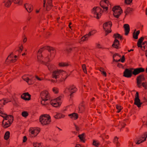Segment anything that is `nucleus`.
Segmentation results:
<instances>
[{"label":"nucleus","mask_w":147,"mask_h":147,"mask_svg":"<svg viewBox=\"0 0 147 147\" xmlns=\"http://www.w3.org/2000/svg\"><path fill=\"white\" fill-rule=\"evenodd\" d=\"M39 121L42 125H47L51 122V117L47 114L42 115L40 117Z\"/></svg>","instance_id":"nucleus-1"},{"label":"nucleus","mask_w":147,"mask_h":147,"mask_svg":"<svg viewBox=\"0 0 147 147\" xmlns=\"http://www.w3.org/2000/svg\"><path fill=\"white\" fill-rule=\"evenodd\" d=\"M113 15L115 17L118 18L123 12L121 7L119 6H114L112 8Z\"/></svg>","instance_id":"nucleus-2"},{"label":"nucleus","mask_w":147,"mask_h":147,"mask_svg":"<svg viewBox=\"0 0 147 147\" xmlns=\"http://www.w3.org/2000/svg\"><path fill=\"white\" fill-rule=\"evenodd\" d=\"M103 11L102 9L98 7H94L92 10V12L94 14L96 15V18L99 19L101 16Z\"/></svg>","instance_id":"nucleus-3"},{"label":"nucleus","mask_w":147,"mask_h":147,"mask_svg":"<svg viewBox=\"0 0 147 147\" xmlns=\"http://www.w3.org/2000/svg\"><path fill=\"white\" fill-rule=\"evenodd\" d=\"M67 90L70 93V98H71L73 97V94L77 91V88L74 85H71L66 88L65 90L64 91V92L66 93Z\"/></svg>","instance_id":"nucleus-4"},{"label":"nucleus","mask_w":147,"mask_h":147,"mask_svg":"<svg viewBox=\"0 0 147 147\" xmlns=\"http://www.w3.org/2000/svg\"><path fill=\"white\" fill-rule=\"evenodd\" d=\"M145 78L143 74H141L138 76L136 78L137 86L139 88H141L142 82L145 80Z\"/></svg>","instance_id":"nucleus-5"},{"label":"nucleus","mask_w":147,"mask_h":147,"mask_svg":"<svg viewBox=\"0 0 147 147\" xmlns=\"http://www.w3.org/2000/svg\"><path fill=\"white\" fill-rule=\"evenodd\" d=\"M142 104V103L140 102V100L139 98V93L137 92L135 96L134 104L139 108L141 107Z\"/></svg>","instance_id":"nucleus-6"},{"label":"nucleus","mask_w":147,"mask_h":147,"mask_svg":"<svg viewBox=\"0 0 147 147\" xmlns=\"http://www.w3.org/2000/svg\"><path fill=\"white\" fill-rule=\"evenodd\" d=\"M131 69L133 70V71H132V74L134 76H136L141 73L145 71L144 69L142 67H140L136 69L131 68Z\"/></svg>","instance_id":"nucleus-7"},{"label":"nucleus","mask_w":147,"mask_h":147,"mask_svg":"<svg viewBox=\"0 0 147 147\" xmlns=\"http://www.w3.org/2000/svg\"><path fill=\"white\" fill-rule=\"evenodd\" d=\"M132 70H133L131 69V68L130 69H125L123 72V76L127 78H131L133 74Z\"/></svg>","instance_id":"nucleus-8"},{"label":"nucleus","mask_w":147,"mask_h":147,"mask_svg":"<svg viewBox=\"0 0 147 147\" xmlns=\"http://www.w3.org/2000/svg\"><path fill=\"white\" fill-rule=\"evenodd\" d=\"M62 71L64 73L66 74L65 72L63 70H58L53 71L52 74V78H55L56 79L58 78L59 76L61 74Z\"/></svg>","instance_id":"nucleus-9"},{"label":"nucleus","mask_w":147,"mask_h":147,"mask_svg":"<svg viewBox=\"0 0 147 147\" xmlns=\"http://www.w3.org/2000/svg\"><path fill=\"white\" fill-rule=\"evenodd\" d=\"M40 96L42 100H48L49 99V94L48 92L46 90L41 92Z\"/></svg>","instance_id":"nucleus-10"},{"label":"nucleus","mask_w":147,"mask_h":147,"mask_svg":"<svg viewBox=\"0 0 147 147\" xmlns=\"http://www.w3.org/2000/svg\"><path fill=\"white\" fill-rule=\"evenodd\" d=\"M112 23L111 21H108L104 23L103 25V28L104 30L111 29Z\"/></svg>","instance_id":"nucleus-11"},{"label":"nucleus","mask_w":147,"mask_h":147,"mask_svg":"<svg viewBox=\"0 0 147 147\" xmlns=\"http://www.w3.org/2000/svg\"><path fill=\"white\" fill-rule=\"evenodd\" d=\"M31 96L28 92H26L23 94L21 96V97L25 100H29L31 99Z\"/></svg>","instance_id":"nucleus-12"},{"label":"nucleus","mask_w":147,"mask_h":147,"mask_svg":"<svg viewBox=\"0 0 147 147\" xmlns=\"http://www.w3.org/2000/svg\"><path fill=\"white\" fill-rule=\"evenodd\" d=\"M112 46L116 49H119L120 48L119 47V41L117 39H115L112 45Z\"/></svg>","instance_id":"nucleus-13"},{"label":"nucleus","mask_w":147,"mask_h":147,"mask_svg":"<svg viewBox=\"0 0 147 147\" xmlns=\"http://www.w3.org/2000/svg\"><path fill=\"white\" fill-rule=\"evenodd\" d=\"M52 0H48L46 4V10L49 11L52 8L53 6L52 4Z\"/></svg>","instance_id":"nucleus-14"},{"label":"nucleus","mask_w":147,"mask_h":147,"mask_svg":"<svg viewBox=\"0 0 147 147\" xmlns=\"http://www.w3.org/2000/svg\"><path fill=\"white\" fill-rule=\"evenodd\" d=\"M123 27L124 28L125 32V35H127L130 31V27L129 25L128 24H125L124 25Z\"/></svg>","instance_id":"nucleus-15"},{"label":"nucleus","mask_w":147,"mask_h":147,"mask_svg":"<svg viewBox=\"0 0 147 147\" xmlns=\"http://www.w3.org/2000/svg\"><path fill=\"white\" fill-rule=\"evenodd\" d=\"M26 9L28 12H31L33 10V6L31 4L26 3L25 4Z\"/></svg>","instance_id":"nucleus-16"},{"label":"nucleus","mask_w":147,"mask_h":147,"mask_svg":"<svg viewBox=\"0 0 147 147\" xmlns=\"http://www.w3.org/2000/svg\"><path fill=\"white\" fill-rule=\"evenodd\" d=\"M37 59L38 61L42 64L47 65V63L45 62L42 60L43 58L42 57V54H40V55L38 54Z\"/></svg>","instance_id":"nucleus-17"},{"label":"nucleus","mask_w":147,"mask_h":147,"mask_svg":"<svg viewBox=\"0 0 147 147\" xmlns=\"http://www.w3.org/2000/svg\"><path fill=\"white\" fill-rule=\"evenodd\" d=\"M68 116L70 118L74 120L77 119L78 117V114L76 113H73L69 114Z\"/></svg>","instance_id":"nucleus-18"},{"label":"nucleus","mask_w":147,"mask_h":147,"mask_svg":"<svg viewBox=\"0 0 147 147\" xmlns=\"http://www.w3.org/2000/svg\"><path fill=\"white\" fill-rule=\"evenodd\" d=\"M144 38V37H142L138 39L137 43V46L138 47H142V43L143 41Z\"/></svg>","instance_id":"nucleus-19"},{"label":"nucleus","mask_w":147,"mask_h":147,"mask_svg":"<svg viewBox=\"0 0 147 147\" xmlns=\"http://www.w3.org/2000/svg\"><path fill=\"white\" fill-rule=\"evenodd\" d=\"M136 31V30L135 29L134 30V31L133 33V37L135 39H137L138 38V35L140 33V30H138L136 32V33H135V32Z\"/></svg>","instance_id":"nucleus-20"},{"label":"nucleus","mask_w":147,"mask_h":147,"mask_svg":"<svg viewBox=\"0 0 147 147\" xmlns=\"http://www.w3.org/2000/svg\"><path fill=\"white\" fill-rule=\"evenodd\" d=\"M51 54H50L49 55H48L44 60L45 61H47V62L51 61L53 58L54 56H53L52 57H51Z\"/></svg>","instance_id":"nucleus-21"},{"label":"nucleus","mask_w":147,"mask_h":147,"mask_svg":"<svg viewBox=\"0 0 147 147\" xmlns=\"http://www.w3.org/2000/svg\"><path fill=\"white\" fill-rule=\"evenodd\" d=\"M65 115L60 113H57V114L54 116V118L56 119H61L62 118H64Z\"/></svg>","instance_id":"nucleus-22"},{"label":"nucleus","mask_w":147,"mask_h":147,"mask_svg":"<svg viewBox=\"0 0 147 147\" xmlns=\"http://www.w3.org/2000/svg\"><path fill=\"white\" fill-rule=\"evenodd\" d=\"M145 136H145L144 139V140H142V141H140V140H139L136 143V144H140L141 143H142L144 142V141H145L146 140V138L147 137V132H145Z\"/></svg>","instance_id":"nucleus-23"},{"label":"nucleus","mask_w":147,"mask_h":147,"mask_svg":"<svg viewBox=\"0 0 147 147\" xmlns=\"http://www.w3.org/2000/svg\"><path fill=\"white\" fill-rule=\"evenodd\" d=\"M10 134V132L9 131H6L4 136V139L6 140H7L9 138Z\"/></svg>","instance_id":"nucleus-24"},{"label":"nucleus","mask_w":147,"mask_h":147,"mask_svg":"<svg viewBox=\"0 0 147 147\" xmlns=\"http://www.w3.org/2000/svg\"><path fill=\"white\" fill-rule=\"evenodd\" d=\"M84 109L85 107L83 104H82L80 105L79 107V109L80 113H82L84 112Z\"/></svg>","instance_id":"nucleus-25"},{"label":"nucleus","mask_w":147,"mask_h":147,"mask_svg":"<svg viewBox=\"0 0 147 147\" xmlns=\"http://www.w3.org/2000/svg\"><path fill=\"white\" fill-rule=\"evenodd\" d=\"M5 102V100L4 99H2L0 100V108L1 109V107H3L6 103L7 102Z\"/></svg>","instance_id":"nucleus-26"},{"label":"nucleus","mask_w":147,"mask_h":147,"mask_svg":"<svg viewBox=\"0 0 147 147\" xmlns=\"http://www.w3.org/2000/svg\"><path fill=\"white\" fill-rule=\"evenodd\" d=\"M13 0H8L5 3V6L6 7H9L11 4Z\"/></svg>","instance_id":"nucleus-27"},{"label":"nucleus","mask_w":147,"mask_h":147,"mask_svg":"<svg viewBox=\"0 0 147 147\" xmlns=\"http://www.w3.org/2000/svg\"><path fill=\"white\" fill-rule=\"evenodd\" d=\"M103 2H100V6L103 9H105L106 11H107L108 9V7L106 6V5L103 4Z\"/></svg>","instance_id":"nucleus-28"},{"label":"nucleus","mask_w":147,"mask_h":147,"mask_svg":"<svg viewBox=\"0 0 147 147\" xmlns=\"http://www.w3.org/2000/svg\"><path fill=\"white\" fill-rule=\"evenodd\" d=\"M23 49V47L22 45L20 46L18 49H17L15 50V53L17 54L18 53V54L20 53L22 51Z\"/></svg>","instance_id":"nucleus-29"},{"label":"nucleus","mask_w":147,"mask_h":147,"mask_svg":"<svg viewBox=\"0 0 147 147\" xmlns=\"http://www.w3.org/2000/svg\"><path fill=\"white\" fill-rule=\"evenodd\" d=\"M59 66L60 67H66L68 66L69 65V64L68 63L66 62H61L59 63Z\"/></svg>","instance_id":"nucleus-30"},{"label":"nucleus","mask_w":147,"mask_h":147,"mask_svg":"<svg viewBox=\"0 0 147 147\" xmlns=\"http://www.w3.org/2000/svg\"><path fill=\"white\" fill-rule=\"evenodd\" d=\"M85 134L83 133L79 135L78 136L80 140L82 141H83V142L84 143L85 142V140H84V136Z\"/></svg>","instance_id":"nucleus-31"},{"label":"nucleus","mask_w":147,"mask_h":147,"mask_svg":"<svg viewBox=\"0 0 147 147\" xmlns=\"http://www.w3.org/2000/svg\"><path fill=\"white\" fill-rule=\"evenodd\" d=\"M90 36L89 35V34L85 35L83 37H82L81 39V41H84L88 39V38Z\"/></svg>","instance_id":"nucleus-32"},{"label":"nucleus","mask_w":147,"mask_h":147,"mask_svg":"<svg viewBox=\"0 0 147 147\" xmlns=\"http://www.w3.org/2000/svg\"><path fill=\"white\" fill-rule=\"evenodd\" d=\"M8 122L12 123L13 121V117L12 115H8Z\"/></svg>","instance_id":"nucleus-33"},{"label":"nucleus","mask_w":147,"mask_h":147,"mask_svg":"<svg viewBox=\"0 0 147 147\" xmlns=\"http://www.w3.org/2000/svg\"><path fill=\"white\" fill-rule=\"evenodd\" d=\"M30 132L32 134L34 135V136H36L35 132L36 131V129H34L33 128H30L29 129Z\"/></svg>","instance_id":"nucleus-34"},{"label":"nucleus","mask_w":147,"mask_h":147,"mask_svg":"<svg viewBox=\"0 0 147 147\" xmlns=\"http://www.w3.org/2000/svg\"><path fill=\"white\" fill-rule=\"evenodd\" d=\"M99 70L101 71V74H102L105 77L106 76V73L105 71H104V69L103 68L101 67L100 68Z\"/></svg>","instance_id":"nucleus-35"},{"label":"nucleus","mask_w":147,"mask_h":147,"mask_svg":"<svg viewBox=\"0 0 147 147\" xmlns=\"http://www.w3.org/2000/svg\"><path fill=\"white\" fill-rule=\"evenodd\" d=\"M12 123H9L8 121L5 122V124L3 125V127L4 128H7L10 126Z\"/></svg>","instance_id":"nucleus-36"},{"label":"nucleus","mask_w":147,"mask_h":147,"mask_svg":"<svg viewBox=\"0 0 147 147\" xmlns=\"http://www.w3.org/2000/svg\"><path fill=\"white\" fill-rule=\"evenodd\" d=\"M33 145L34 147H42L41 143L34 142L33 143Z\"/></svg>","instance_id":"nucleus-37"},{"label":"nucleus","mask_w":147,"mask_h":147,"mask_svg":"<svg viewBox=\"0 0 147 147\" xmlns=\"http://www.w3.org/2000/svg\"><path fill=\"white\" fill-rule=\"evenodd\" d=\"M51 104L53 106L57 107L59 106V103L58 102H51Z\"/></svg>","instance_id":"nucleus-38"},{"label":"nucleus","mask_w":147,"mask_h":147,"mask_svg":"<svg viewBox=\"0 0 147 147\" xmlns=\"http://www.w3.org/2000/svg\"><path fill=\"white\" fill-rule=\"evenodd\" d=\"M13 52H12L10 54L8 57L7 58L6 61H8V60H9V59H11L13 58Z\"/></svg>","instance_id":"nucleus-39"},{"label":"nucleus","mask_w":147,"mask_h":147,"mask_svg":"<svg viewBox=\"0 0 147 147\" xmlns=\"http://www.w3.org/2000/svg\"><path fill=\"white\" fill-rule=\"evenodd\" d=\"M132 9L130 7H128L127 8L126 10L125 11V15H127L132 10Z\"/></svg>","instance_id":"nucleus-40"},{"label":"nucleus","mask_w":147,"mask_h":147,"mask_svg":"<svg viewBox=\"0 0 147 147\" xmlns=\"http://www.w3.org/2000/svg\"><path fill=\"white\" fill-rule=\"evenodd\" d=\"M22 115L24 117H26L28 115V113L27 111H23L22 112Z\"/></svg>","instance_id":"nucleus-41"},{"label":"nucleus","mask_w":147,"mask_h":147,"mask_svg":"<svg viewBox=\"0 0 147 147\" xmlns=\"http://www.w3.org/2000/svg\"><path fill=\"white\" fill-rule=\"evenodd\" d=\"M14 2L16 4H21L22 3V0H13Z\"/></svg>","instance_id":"nucleus-42"},{"label":"nucleus","mask_w":147,"mask_h":147,"mask_svg":"<svg viewBox=\"0 0 147 147\" xmlns=\"http://www.w3.org/2000/svg\"><path fill=\"white\" fill-rule=\"evenodd\" d=\"M47 65H46L47 66L48 69L50 71L52 70L53 68V67H54V66L52 65H47Z\"/></svg>","instance_id":"nucleus-43"},{"label":"nucleus","mask_w":147,"mask_h":147,"mask_svg":"<svg viewBox=\"0 0 147 147\" xmlns=\"http://www.w3.org/2000/svg\"><path fill=\"white\" fill-rule=\"evenodd\" d=\"M47 100H42L41 101V104L44 105H47L48 104V102H46Z\"/></svg>","instance_id":"nucleus-44"},{"label":"nucleus","mask_w":147,"mask_h":147,"mask_svg":"<svg viewBox=\"0 0 147 147\" xmlns=\"http://www.w3.org/2000/svg\"><path fill=\"white\" fill-rule=\"evenodd\" d=\"M82 68L84 73H87V71L86 69V67L85 64H84L82 65Z\"/></svg>","instance_id":"nucleus-45"},{"label":"nucleus","mask_w":147,"mask_h":147,"mask_svg":"<svg viewBox=\"0 0 147 147\" xmlns=\"http://www.w3.org/2000/svg\"><path fill=\"white\" fill-rule=\"evenodd\" d=\"M116 108L118 110V111L117 112L118 113L120 112L121 109V106L118 105H116Z\"/></svg>","instance_id":"nucleus-46"},{"label":"nucleus","mask_w":147,"mask_h":147,"mask_svg":"<svg viewBox=\"0 0 147 147\" xmlns=\"http://www.w3.org/2000/svg\"><path fill=\"white\" fill-rule=\"evenodd\" d=\"M92 144L93 145L95 146L98 147V146L99 144L98 143H97L95 140H94L92 143Z\"/></svg>","instance_id":"nucleus-47"},{"label":"nucleus","mask_w":147,"mask_h":147,"mask_svg":"<svg viewBox=\"0 0 147 147\" xmlns=\"http://www.w3.org/2000/svg\"><path fill=\"white\" fill-rule=\"evenodd\" d=\"M141 86H142L145 89H147V83L146 82H144L142 83Z\"/></svg>","instance_id":"nucleus-48"},{"label":"nucleus","mask_w":147,"mask_h":147,"mask_svg":"<svg viewBox=\"0 0 147 147\" xmlns=\"http://www.w3.org/2000/svg\"><path fill=\"white\" fill-rule=\"evenodd\" d=\"M120 35L118 33L114 34L113 35V37L115 38V39H116V38H119V37Z\"/></svg>","instance_id":"nucleus-49"},{"label":"nucleus","mask_w":147,"mask_h":147,"mask_svg":"<svg viewBox=\"0 0 147 147\" xmlns=\"http://www.w3.org/2000/svg\"><path fill=\"white\" fill-rule=\"evenodd\" d=\"M104 30L105 31V36H107L109 33H111L112 31L111 29Z\"/></svg>","instance_id":"nucleus-50"},{"label":"nucleus","mask_w":147,"mask_h":147,"mask_svg":"<svg viewBox=\"0 0 147 147\" xmlns=\"http://www.w3.org/2000/svg\"><path fill=\"white\" fill-rule=\"evenodd\" d=\"M53 91L55 94H57L58 92V89L56 88H53Z\"/></svg>","instance_id":"nucleus-51"},{"label":"nucleus","mask_w":147,"mask_h":147,"mask_svg":"<svg viewBox=\"0 0 147 147\" xmlns=\"http://www.w3.org/2000/svg\"><path fill=\"white\" fill-rule=\"evenodd\" d=\"M132 1V0H125V2L126 4H129Z\"/></svg>","instance_id":"nucleus-52"},{"label":"nucleus","mask_w":147,"mask_h":147,"mask_svg":"<svg viewBox=\"0 0 147 147\" xmlns=\"http://www.w3.org/2000/svg\"><path fill=\"white\" fill-rule=\"evenodd\" d=\"M102 1H101L100 2H103V4H104L105 5H107V6H108V4L109 3V1L108 0H102Z\"/></svg>","instance_id":"nucleus-53"},{"label":"nucleus","mask_w":147,"mask_h":147,"mask_svg":"<svg viewBox=\"0 0 147 147\" xmlns=\"http://www.w3.org/2000/svg\"><path fill=\"white\" fill-rule=\"evenodd\" d=\"M95 32H96V31H95V30H93V31H91L90 32L88 33V34H89V35L90 36L91 35H93L95 33Z\"/></svg>","instance_id":"nucleus-54"},{"label":"nucleus","mask_w":147,"mask_h":147,"mask_svg":"<svg viewBox=\"0 0 147 147\" xmlns=\"http://www.w3.org/2000/svg\"><path fill=\"white\" fill-rule=\"evenodd\" d=\"M10 62H12V63H14L16 62V61H17V59H13V58H11V59H10L9 60Z\"/></svg>","instance_id":"nucleus-55"},{"label":"nucleus","mask_w":147,"mask_h":147,"mask_svg":"<svg viewBox=\"0 0 147 147\" xmlns=\"http://www.w3.org/2000/svg\"><path fill=\"white\" fill-rule=\"evenodd\" d=\"M72 50V49L71 48L66 49L64 51H66L67 53H68Z\"/></svg>","instance_id":"nucleus-56"},{"label":"nucleus","mask_w":147,"mask_h":147,"mask_svg":"<svg viewBox=\"0 0 147 147\" xmlns=\"http://www.w3.org/2000/svg\"><path fill=\"white\" fill-rule=\"evenodd\" d=\"M145 133H144V135H143L141 137H140L139 138V139L140 140V141H142V140H143V139H144V140L145 137Z\"/></svg>","instance_id":"nucleus-57"},{"label":"nucleus","mask_w":147,"mask_h":147,"mask_svg":"<svg viewBox=\"0 0 147 147\" xmlns=\"http://www.w3.org/2000/svg\"><path fill=\"white\" fill-rule=\"evenodd\" d=\"M125 60V57L124 55H123L122 56L121 58V62L123 63L124 62Z\"/></svg>","instance_id":"nucleus-58"},{"label":"nucleus","mask_w":147,"mask_h":147,"mask_svg":"<svg viewBox=\"0 0 147 147\" xmlns=\"http://www.w3.org/2000/svg\"><path fill=\"white\" fill-rule=\"evenodd\" d=\"M43 51V49L42 48L40 49L38 51V54L40 55V54H41Z\"/></svg>","instance_id":"nucleus-59"},{"label":"nucleus","mask_w":147,"mask_h":147,"mask_svg":"<svg viewBox=\"0 0 147 147\" xmlns=\"http://www.w3.org/2000/svg\"><path fill=\"white\" fill-rule=\"evenodd\" d=\"M118 138L117 137H115L114 138V142L115 143H117L118 142Z\"/></svg>","instance_id":"nucleus-60"},{"label":"nucleus","mask_w":147,"mask_h":147,"mask_svg":"<svg viewBox=\"0 0 147 147\" xmlns=\"http://www.w3.org/2000/svg\"><path fill=\"white\" fill-rule=\"evenodd\" d=\"M117 66L119 68H122L123 67V66L122 64L120 63H118L117 65Z\"/></svg>","instance_id":"nucleus-61"},{"label":"nucleus","mask_w":147,"mask_h":147,"mask_svg":"<svg viewBox=\"0 0 147 147\" xmlns=\"http://www.w3.org/2000/svg\"><path fill=\"white\" fill-rule=\"evenodd\" d=\"M24 77H23V79L25 81L28 82L30 80L29 78L28 77H27L26 78H24Z\"/></svg>","instance_id":"nucleus-62"},{"label":"nucleus","mask_w":147,"mask_h":147,"mask_svg":"<svg viewBox=\"0 0 147 147\" xmlns=\"http://www.w3.org/2000/svg\"><path fill=\"white\" fill-rule=\"evenodd\" d=\"M27 140V138L26 136H24L23 137V142H25Z\"/></svg>","instance_id":"nucleus-63"},{"label":"nucleus","mask_w":147,"mask_h":147,"mask_svg":"<svg viewBox=\"0 0 147 147\" xmlns=\"http://www.w3.org/2000/svg\"><path fill=\"white\" fill-rule=\"evenodd\" d=\"M146 47L147 48V45L146 46V45L144 46L143 47L142 46V47H141L142 48V49L143 51H144V50L146 49Z\"/></svg>","instance_id":"nucleus-64"}]
</instances>
